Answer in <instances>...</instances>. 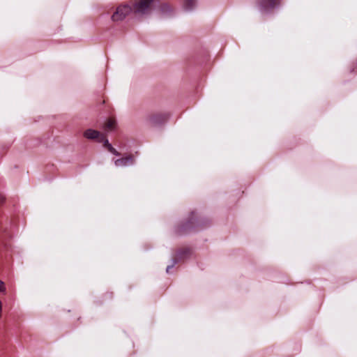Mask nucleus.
Returning <instances> with one entry per match:
<instances>
[{
  "instance_id": "obj_2",
  "label": "nucleus",
  "mask_w": 357,
  "mask_h": 357,
  "mask_svg": "<svg viewBox=\"0 0 357 357\" xmlns=\"http://www.w3.org/2000/svg\"><path fill=\"white\" fill-rule=\"evenodd\" d=\"M168 118L169 114L166 112H154L148 114L145 120L149 126L156 127L164 124Z\"/></svg>"
},
{
  "instance_id": "obj_4",
  "label": "nucleus",
  "mask_w": 357,
  "mask_h": 357,
  "mask_svg": "<svg viewBox=\"0 0 357 357\" xmlns=\"http://www.w3.org/2000/svg\"><path fill=\"white\" fill-rule=\"evenodd\" d=\"M84 136L89 139H97L98 142H101L103 139V135H102L100 132L92 130V129H88L84 131Z\"/></svg>"
},
{
  "instance_id": "obj_9",
  "label": "nucleus",
  "mask_w": 357,
  "mask_h": 357,
  "mask_svg": "<svg viewBox=\"0 0 357 357\" xmlns=\"http://www.w3.org/2000/svg\"><path fill=\"white\" fill-rule=\"evenodd\" d=\"M196 4V0H184V8L187 10H192Z\"/></svg>"
},
{
  "instance_id": "obj_3",
  "label": "nucleus",
  "mask_w": 357,
  "mask_h": 357,
  "mask_svg": "<svg viewBox=\"0 0 357 357\" xmlns=\"http://www.w3.org/2000/svg\"><path fill=\"white\" fill-rule=\"evenodd\" d=\"M280 0H256V3L263 11H271L280 4Z\"/></svg>"
},
{
  "instance_id": "obj_6",
  "label": "nucleus",
  "mask_w": 357,
  "mask_h": 357,
  "mask_svg": "<svg viewBox=\"0 0 357 357\" xmlns=\"http://www.w3.org/2000/svg\"><path fill=\"white\" fill-rule=\"evenodd\" d=\"M195 222L192 220V218L190 219L186 224L179 227L178 229V232L180 234H183L188 233L191 231V229L194 227Z\"/></svg>"
},
{
  "instance_id": "obj_1",
  "label": "nucleus",
  "mask_w": 357,
  "mask_h": 357,
  "mask_svg": "<svg viewBox=\"0 0 357 357\" xmlns=\"http://www.w3.org/2000/svg\"><path fill=\"white\" fill-rule=\"evenodd\" d=\"M153 0H133L128 3L119 6L112 15L114 22L124 20L130 13L136 15H144L148 13L151 10V3Z\"/></svg>"
},
{
  "instance_id": "obj_14",
  "label": "nucleus",
  "mask_w": 357,
  "mask_h": 357,
  "mask_svg": "<svg viewBox=\"0 0 357 357\" xmlns=\"http://www.w3.org/2000/svg\"><path fill=\"white\" fill-rule=\"evenodd\" d=\"M4 201V197L2 195H0V204H2Z\"/></svg>"
},
{
  "instance_id": "obj_11",
  "label": "nucleus",
  "mask_w": 357,
  "mask_h": 357,
  "mask_svg": "<svg viewBox=\"0 0 357 357\" xmlns=\"http://www.w3.org/2000/svg\"><path fill=\"white\" fill-rule=\"evenodd\" d=\"M108 151H109L110 153L116 155H120V153L118 152L114 147H112V146H109V147L107 149Z\"/></svg>"
},
{
  "instance_id": "obj_7",
  "label": "nucleus",
  "mask_w": 357,
  "mask_h": 357,
  "mask_svg": "<svg viewBox=\"0 0 357 357\" xmlns=\"http://www.w3.org/2000/svg\"><path fill=\"white\" fill-rule=\"evenodd\" d=\"M190 254V249L188 248H183L180 249L176 255V258L178 259H184Z\"/></svg>"
},
{
  "instance_id": "obj_10",
  "label": "nucleus",
  "mask_w": 357,
  "mask_h": 357,
  "mask_svg": "<svg viewBox=\"0 0 357 357\" xmlns=\"http://www.w3.org/2000/svg\"><path fill=\"white\" fill-rule=\"evenodd\" d=\"M160 10L162 13L165 14L171 13L172 11V7L169 3H162L160 6Z\"/></svg>"
},
{
  "instance_id": "obj_13",
  "label": "nucleus",
  "mask_w": 357,
  "mask_h": 357,
  "mask_svg": "<svg viewBox=\"0 0 357 357\" xmlns=\"http://www.w3.org/2000/svg\"><path fill=\"white\" fill-rule=\"evenodd\" d=\"M5 290H6V288H5L4 283L1 280H0V291L4 292Z\"/></svg>"
},
{
  "instance_id": "obj_8",
  "label": "nucleus",
  "mask_w": 357,
  "mask_h": 357,
  "mask_svg": "<svg viewBox=\"0 0 357 357\" xmlns=\"http://www.w3.org/2000/svg\"><path fill=\"white\" fill-rule=\"evenodd\" d=\"M116 125V121L114 119L109 118L105 123V128L107 130H112Z\"/></svg>"
},
{
  "instance_id": "obj_15",
  "label": "nucleus",
  "mask_w": 357,
  "mask_h": 357,
  "mask_svg": "<svg viewBox=\"0 0 357 357\" xmlns=\"http://www.w3.org/2000/svg\"><path fill=\"white\" fill-rule=\"evenodd\" d=\"M173 266H168L167 268V271L169 272V269L172 267Z\"/></svg>"
},
{
  "instance_id": "obj_12",
  "label": "nucleus",
  "mask_w": 357,
  "mask_h": 357,
  "mask_svg": "<svg viewBox=\"0 0 357 357\" xmlns=\"http://www.w3.org/2000/svg\"><path fill=\"white\" fill-rule=\"evenodd\" d=\"M104 142V146L107 149H108L109 147V146H111V144L109 143L108 140L105 138V137L103 135V139L100 142Z\"/></svg>"
},
{
  "instance_id": "obj_5",
  "label": "nucleus",
  "mask_w": 357,
  "mask_h": 357,
  "mask_svg": "<svg viewBox=\"0 0 357 357\" xmlns=\"http://www.w3.org/2000/svg\"><path fill=\"white\" fill-rule=\"evenodd\" d=\"M135 158L132 155H128L126 157L117 159L114 161V164L117 167L128 166L134 164Z\"/></svg>"
}]
</instances>
